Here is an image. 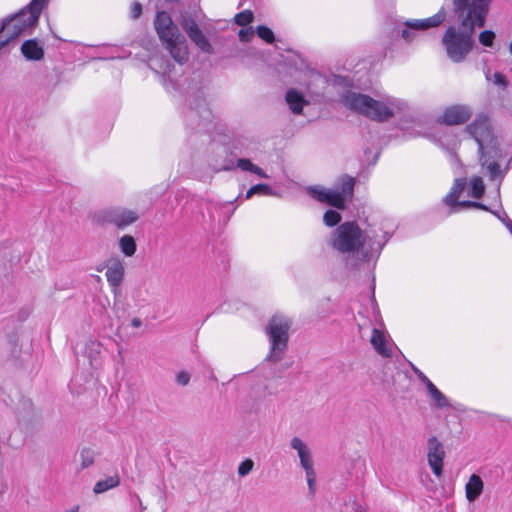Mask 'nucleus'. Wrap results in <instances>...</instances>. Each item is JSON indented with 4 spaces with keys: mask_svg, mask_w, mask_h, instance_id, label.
Listing matches in <instances>:
<instances>
[{
    "mask_svg": "<svg viewBox=\"0 0 512 512\" xmlns=\"http://www.w3.org/2000/svg\"><path fill=\"white\" fill-rule=\"evenodd\" d=\"M452 1L454 23L446 28L442 44L448 58L454 63H461L475 45V30L484 26L491 0Z\"/></svg>",
    "mask_w": 512,
    "mask_h": 512,
    "instance_id": "f257e3e1",
    "label": "nucleus"
},
{
    "mask_svg": "<svg viewBox=\"0 0 512 512\" xmlns=\"http://www.w3.org/2000/svg\"><path fill=\"white\" fill-rule=\"evenodd\" d=\"M389 240L386 232L367 228L362 230L355 221H347L333 230L329 237V245L347 259L361 253L364 260L379 255Z\"/></svg>",
    "mask_w": 512,
    "mask_h": 512,
    "instance_id": "f03ea898",
    "label": "nucleus"
},
{
    "mask_svg": "<svg viewBox=\"0 0 512 512\" xmlns=\"http://www.w3.org/2000/svg\"><path fill=\"white\" fill-rule=\"evenodd\" d=\"M344 105L352 111L362 114L374 121L385 122L407 110L405 101L393 96L374 99L368 95L347 91L342 97Z\"/></svg>",
    "mask_w": 512,
    "mask_h": 512,
    "instance_id": "7ed1b4c3",
    "label": "nucleus"
},
{
    "mask_svg": "<svg viewBox=\"0 0 512 512\" xmlns=\"http://www.w3.org/2000/svg\"><path fill=\"white\" fill-rule=\"evenodd\" d=\"M466 131L478 144L481 165L487 169L490 179L495 180L497 177L502 179L505 171H500L499 164L495 160L500 157V154L488 116L485 114L477 115L466 127Z\"/></svg>",
    "mask_w": 512,
    "mask_h": 512,
    "instance_id": "20e7f679",
    "label": "nucleus"
},
{
    "mask_svg": "<svg viewBox=\"0 0 512 512\" xmlns=\"http://www.w3.org/2000/svg\"><path fill=\"white\" fill-rule=\"evenodd\" d=\"M155 29L171 57L179 64L188 60V46L183 35L173 25L167 12H158L154 21Z\"/></svg>",
    "mask_w": 512,
    "mask_h": 512,
    "instance_id": "39448f33",
    "label": "nucleus"
},
{
    "mask_svg": "<svg viewBox=\"0 0 512 512\" xmlns=\"http://www.w3.org/2000/svg\"><path fill=\"white\" fill-rule=\"evenodd\" d=\"M47 0H32L19 13L11 16L0 25V32L11 40L20 35L30 33L37 24Z\"/></svg>",
    "mask_w": 512,
    "mask_h": 512,
    "instance_id": "423d86ee",
    "label": "nucleus"
},
{
    "mask_svg": "<svg viewBox=\"0 0 512 512\" xmlns=\"http://www.w3.org/2000/svg\"><path fill=\"white\" fill-rule=\"evenodd\" d=\"M291 322L284 315H275L269 322L267 333L270 342V354L267 360L278 362L287 348L288 332Z\"/></svg>",
    "mask_w": 512,
    "mask_h": 512,
    "instance_id": "0eeeda50",
    "label": "nucleus"
},
{
    "mask_svg": "<svg viewBox=\"0 0 512 512\" xmlns=\"http://www.w3.org/2000/svg\"><path fill=\"white\" fill-rule=\"evenodd\" d=\"M446 11L442 7L436 14L425 19H409L404 22V28L401 32L402 38L406 42L414 41L420 32L440 26L446 19Z\"/></svg>",
    "mask_w": 512,
    "mask_h": 512,
    "instance_id": "6e6552de",
    "label": "nucleus"
},
{
    "mask_svg": "<svg viewBox=\"0 0 512 512\" xmlns=\"http://www.w3.org/2000/svg\"><path fill=\"white\" fill-rule=\"evenodd\" d=\"M466 184L467 182L465 178L455 179L454 184L450 189V192L444 197L443 201L450 208V213H456L461 209L471 207L488 210V208L484 204L479 202L459 201L460 196L465 190Z\"/></svg>",
    "mask_w": 512,
    "mask_h": 512,
    "instance_id": "1a4fd4ad",
    "label": "nucleus"
},
{
    "mask_svg": "<svg viewBox=\"0 0 512 512\" xmlns=\"http://www.w3.org/2000/svg\"><path fill=\"white\" fill-rule=\"evenodd\" d=\"M139 218L136 211L125 208H110L101 212L99 220L103 223L113 224L119 229L133 224Z\"/></svg>",
    "mask_w": 512,
    "mask_h": 512,
    "instance_id": "9d476101",
    "label": "nucleus"
},
{
    "mask_svg": "<svg viewBox=\"0 0 512 512\" xmlns=\"http://www.w3.org/2000/svg\"><path fill=\"white\" fill-rule=\"evenodd\" d=\"M300 84L305 87L306 94L314 98L323 95V92L328 84V80L318 71L306 68L302 72Z\"/></svg>",
    "mask_w": 512,
    "mask_h": 512,
    "instance_id": "9b49d317",
    "label": "nucleus"
},
{
    "mask_svg": "<svg viewBox=\"0 0 512 512\" xmlns=\"http://www.w3.org/2000/svg\"><path fill=\"white\" fill-rule=\"evenodd\" d=\"M182 28L190 38V40L204 53L211 54L213 52V47L208 40V38L204 35L202 30L199 28L197 23L192 18L183 19Z\"/></svg>",
    "mask_w": 512,
    "mask_h": 512,
    "instance_id": "f8f14e48",
    "label": "nucleus"
},
{
    "mask_svg": "<svg viewBox=\"0 0 512 512\" xmlns=\"http://www.w3.org/2000/svg\"><path fill=\"white\" fill-rule=\"evenodd\" d=\"M212 118V112L207 106L205 99L197 97L195 99V105L191 106L186 114V120L190 125L196 123L198 128H204L210 123Z\"/></svg>",
    "mask_w": 512,
    "mask_h": 512,
    "instance_id": "ddd939ff",
    "label": "nucleus"
},
{
    "mask_svg": "<svg viewBox=\"0 0 512 512\" xmlns=\"http://www.w3.org/2000/svg\"><path fill=\"white\" fill-rule=\"evenodd\" d=\"M445 452L441 442L436 437H431L428 440V463L435 476L440 477L443 470V459Z\"/></svg>",
    "mask_w": 512,
    "mask_h": 512,
    "instance_id": "4468645a",
    "label": "nucleus"
},
{
    "mask_svg": "<svg viewBox=\"0 0 512 512\" xmlns=\"http://www.w3.org/2000/svg\"><path fill=\"white\" fill-rule=\"evenodd\" d=\"M309 194L318 200L319 202H323L329 204L338 209H344L345 204L343 202L342 195L339 194V190L334 189H326L320 186L309 187Z\"/></svg>",
    "mask_w": 512,
    "mask_h": 512,
    "instance_id": "2eb2a0df",
    "label": "nucleus"
},
{
    "mask_svg": "<svg viewBox=\"0 0 512 512\" xmlns=\"http://www.w3.org/2000/svg\"><path fill=\"white\" fill-rule=\"evenodd\" d=\"M125 267L118 257L110 258L106 263V273L105 276L107 278V282L112 288L113 293H117L122 281L124 279Z\"/></svg>",
    "mask_w": 512,
    "mask_h": 512,
    "instance_id": "dca6fc26",
    "label": "nucleus"
},
{
    "mask_svg": "<svg viewBox=\"0 0 512 512\" xmlns=\"http://www.w3.org/2000/svg\"><path fill=\"white\" fill-rule=\"evenodd\" d=\"M472 115L467 105H452L447 107L441 116V122L447 125H459L466 122Z\"/></svg>",
    "mask_w": 512,
    "mask_h": 512,
    "instance_id": "f3484780",
    "label": "nucleus"
},
{
    "mask_svg": "<svg viewBox=\"0 0 512 512\" xmlns=\"http://www.w3.org/2000/svg\"><path fill=\"white\" fill-rule=\"evenodd\" d=\"M370 342L379 355L387 358L392 356L393 343L384 331L374 328L372 330Z\"/></svg>",
    "mask_w": 512,
    "mask_h": 512,
    "instance_id": "a211bd4d",
    "label": "nucleus"
},
{
    "mask_svg": "<svg viewBox=\"0 0 512 512\" xmlns=\"http://www.w3.org/2000/svg\"><path fill=\"white\" fill-rule=\"evenodd\" d=\"M290 446L297 452L300 465L303 469L314 466L311 450L301 438L293 437L290 440Z\"/></svg>",
    "mask_w": 512,
    "mask_h": 512,
    "instance_id": "6ab92c4d",
    "label": "nucleus"
},
{
    "mask_svg": "<svg viewBox=\"0 0 512 512\" xmlns=\"http://www.w3.org/2000/svg\"><path fill=\"white\" fill-rule=\"evenodd\" d=\"M285 99L290 110L294 114H301L303 107L309 104V102L304 98L303 94L294 88H291L286 92Z\"/></svg>",
    "mask_w": 512,
    "mask_h": 512,
    "instance_id": "aec40b11",
    "label": "nucleus"
},
{
    "mask_svg": "<svg viewBox=\"0 0 512 512\" xmlns=\"http://www.w3.org/2000/svg\"><path fill=\"white\" fill-rule=\"evenodd\" d=\"M21 52L27 60L39 61L44 56L42 46L34 39L26 40L21 46Z\"/></svg>",
    "mask_w": 512,
    "mask_h": 512,
    "instance_id": "412c9836",
    "label": "nucleus"
},
{
    "mask_svg": "<svg viewBox=\"0 0 512 512\" xmlns=\"http://www.w3.org/2000/svg\"><path fill=\"white\" fill-rule=\"evenodd\" d=\"M466 498L469 502H474L483 491V481L480 476L472 474L465 486Z\"/></svg>",
    "mask_w": 512,
    "mask_h": 512,
    "instance_id": "4be33fe9",
    "label": "nucleus"
},
{
    "mask_svg": "<svg viewBox=\"0 0 512 512\" xmlns=\"http://www.w3.org/2000/svg\"><path fill=\"white\" fill-rule=\"evenodd\" d=\"M427 392L436 408H448L451 406L448 398L435 386L433 382H429L426 386Z\"/></svg>",
    "mask_w": 512,
    "mask_h": 512,
    "instance_id": "5701e85b",
    "label": "nucleus"
},
{
    "mask_svg": "<svg viewBox=\"0 0 512 512\" xmlns=\"http://www.w3.org/2000/svg\"><path fill=\"white\" fill-rule=\"evenodd\" d=\"M355 180L354 178L344 175L339 178L336 185V190H339V194L343 197V202L351 199L354 192Z\"/></svg>",
    "mask_w": 512,
    "mask_h": 512,
    "instance_id": "b1692460",
    "label": "nucleus"
},
{
    "mask_svg": "<svg viewBox=\"0 0 512 512\" xmlns=\"http://www.w3.org/2000/svg\"><path fill=\"white\" fill-rule=\"evenodd\" d=\"M120 484L118 475L109 476L106 479L99 480L95 483L93 491L96 494L104 493Z\"/></svg>",
    "mask_w": 512,
    "mask_h": 512,
    "instance_id": "393cba45",
    "label": "nucleus"
},
{
    "mask_svg": "<svg viewBox=\"0 0 512 512\" xmlns=\"http://www.w3.org/2000/svg\"><path fill=\"white\" fill-rule=\"evenodd\" d=\"M120 251L127 257L135 254L137 245L135 239L131 235H124L119 239Z\"/></svg>",
    "mask_w": 512,
    "mask_h": 512,
    "instance_id": "a878e982",
    "label": "nucleus"
},
{
    "mask_svg": "<svg viewBox=\"0 0 512 512\" xmlns=\"http://www.w3.org/2000/svg\"><path fill=\"white\" fill-rule=\"evenodd\" d=\"M236 166H237V168H239L243 171H248V172L254 173L261 178H268V175L263 171V169H261L259 166L252 163L249 159H246V158L238 159Z\"/></svg>",
    "mask_w": 512,
    "mask_h": 512,
    "instance_id": "bb28decb",
    "label": "nucleus"
},
{
    "mask_svg": "<svg viewBox=\"0 0 512 512\" xmlns=\"http://www.w3.org/2000/svg\"><path fill=\"white\" fill-rule=\"evenodd\" d=\"M485 191L484 182L481 177H474L470 181V196L479 199Z\"/></svg>",
    "mask_w": 512,
    "mask_h": 512,
    "instance_id": "cd10ccee",
    "label": "nucleus"
},
{
    "mask_svg": "<svg viewBox=\"0 0 512 512\" xmlns=\"http://www.w3.org/2000/svg\"><path fill=\"white\" fill-rule=\"evenodd\" d=\"M274 195L273 189L268 184H257L249 188L246 192L245 199H250L253 195Z\"/></svg>",
    "mask_w": 512,
    "mask_h": 512,
    "instance_id": "c85d7f7f",
    "label": "nucleus"
},
{
    "mask_svg": "<svg viewBox=\"0 0 512 512\" xmlns=\"http://www.w3.org/2000/svg\"><path fill=\"white\" fill-rule=\"evenodd\" d=\"M257 35L265 42L271 44L274 42L275 37L273 31L267 26L260 25L256 29Z\"/></svg>",
    "mask_w": 512,
    "mask_h": 512,
    "instance_id": "c756f323",
    "label": "nucleus"
},
{
    "mask_svg": "<svg viewBox=\"0 0 512 512\" xmlns=\"http://www.w3.org/2000/svg\"><path fill=\"white\" fill-rule=\"evenodd\" d=\"M340 220L341 215L335 210H327L323 216L324 223L329 227L337 225Z\"/></svg>",
    "mask_w": 512,
    "mask_h": 512,
    "instance_id": "7c9ffc66",
    "label": "nucleus"
},
{
    "mask_svg": "<svg viewBox=\"0 0 512 512\" xmlns=\"http://www.w3.org/2000/svg\"><path fill=\"white\" fill-rule=\"evenodd\" d=\"M486 79L503 89H505L508 85V82H507L505 76L499 72H495L492 75H490L488 72H486Z\"/></svg>",
    "mask_w": 512,
    "mask_h": 512,
    "instance_id": "2f4dec72",
    "label": "nucleus"
},
{
    "mask_svg": "<svg viewBox=\"0 0 512 512\" xmlns=\"http://www.w3.org/2000/svg\"><path fill=\"white\" fill-rule=\"evenodd\" d=\"M253 21V13L250 10H244L235 16V22L239 26H246Z\"/></svg>",
    "mask_w": 512,
    "mask_h": 512,
    "instance_id": "473e14b6",
    "label": "nucleus"
},
{
    "mask_svg": "<svg viewBox=\"0 0 512 512\" xmlns=\"http://www.w3.org/2000/svg\"><path fill=\"white\" fill-rule=\"evenodd\" d=\"M495 40V33L491 30H484L479 34V42L485 47H492Z\"/></svg>",
    "mask_w": 512,
    "mask_h": 512,
    "instance_id": "72a5a7b5",
    "label": "nucleus"
},
{
    "mask_svg": "<svg viewBox=\"0 0 512 512\" xmlns=\"http://www.w3.org/2000/svg\"><path fill=\"white\" fill-rule=\"evenodd\" d=\"M81 468L85 469L94 463V453L90 449H83L80 453Z\"/></svg>",
    "mask_w": 512,
    "mask_h": 512,
    "instance_id": "f704fd0d",
    "label": "nucleus"
},
{
    "mask_svg": "<svg viewBox=\"0 0 512 512\" xmlns=\"http://www.w3.org/2000/svg\"><path fill=\"white\" fill-rule=\"evenodd\" d=\"M304 471H305V474H306V479H307V484H308L309 492L311 494H314V492H315V485H316V473H315V470H314V466L306 468V469H304Z\"/></svg>",
    "mask_w": 512,
    "mask_h": 512,
    "instance_id": "c9c22d12",
    "label": "nucleus"
},
{
    "mask_svg": "<svg viewBox=\"0 0 512 512\" xmlns=\"http://www.w3.org/2000/svg\"><path fill=\"white\" fill-rule=\"evenodd\" d=\"M254 467V462L251 459H246L238 466V474L241 477L248 475Z\"/></svg>",
    "mask_w": 512,
    "mask_h": 512,
    "instance_id": "e433bc0d",
    "label": "nucleus"
},
{
    "mask_svg": "<svg viewBox=\"0 0 512 512\" xmlns=\"http://www.w3.org/2000/svg\"><path fill=\"white\" fill-rule=\"evenodd\" d=\"M253 35H254V31L252 30L251 27L242 28L238 33L239 39L244 42L250 41L251 38L253 37Z\"/></svg>",
    "mask_w": 512,
    "mask_h": 512,
    "instance_id": "4c0bfd02",
    "label": "nucleus"
},
{
    "mask_svg": "<svg viewBox=\"0 0 512 512\" xmlns=\"http://www.w3.org/2000/svg\"><path fill=\"white\" fill-rule=\"evenodd\" d=\"M141 14H142V5L138 2L132 3L131 8H130V17L132 19H137L141 16Z\"/></svg>",
    "mask_w": 512,
    "mask_h": 512,
    "instance_id": "58836bf2",
    "label": "nucleus"
},
{
    "mask_svg": "<svg viewBox=\"0 0 512 512\" xmlns=\"http://www.w3.org/2000/svg\"><path fill=\"white\" fill-rule=\"evenodd\" d=\"M190 374L186 371H181L176 376V381L181 386H186L190 381Z\"/></svg>",
    "mask_w": 512,
    "mask_h": 512,
    "instance_id": "ea45409f",
    "label": "nucleus"
},
{
    "mask_svg": "<svg viewBox=\"0 0 512 512\" xmlns=\"http://www.w3.org/2000/svg\"><path fill=\"white\" fill-rule=\"evenodd\" d=\"M411 368L413 372L416 374L417 378L427 386L429 382H432L420 369H418L415 365L411 364Z\"/></svg>",
    "mask_w": 512,
    "mask_h": 512,
    "instance_id": "a19ab883",
    "label": "nucleus"
},
{
    "mask_svg": "<svg viewBox=\"0 0 512 512\" xmlns=\"http://www.w3.org/2000/svg\"><path fill=\"white\" fill-rule=\"evenodd\" d=\"M12 41L7 35L0 32V51Z\"/></svg>",
    "mask_w": 512,
    "mask_h": 512,
    "instance_id": "79ce46f5",
    "label": "nucleus"
},
{
    "mask_svg": "<svg viewBox=\"0 0 512 512\" xmlns=\"http://www.w3.org/2000/svg\"><path fill=\"white\" fill-rule=\"evenodd\" d=\"M170 63L168 61H165V67L160 66V73L162 74H169L170 73Z\"/></svg>",
    "mask_w": 512,
    "mask_h": 512,
    "instance_id": "37998d69",
    "label": "nucleus"
},
{
    "mask_svg": "<svg viewBox=\"0 0 512 512\" xmlns=\"http://www.w3.org/2000/svg\"><path fill=\"white\" fill-rule=\"evenodd\" d=\"M131 325L135 328H139L142 325V320L140 318L135 317L131 320Z\"/></svg>",
    "mask_w": 512,
    "mask_h": 512,
    "instance_id": "c03bdc74",
    "label": "nucleus"
},
{
    "mask_svg": "<svg viewBox=\"0 0 512 512\" xmlns=\"http://www.w3.org/2000/svg\"><path fill=\"white\" fill-rule=\"evenodd\" d=\"M412 121L417 124L418 126L422 125V120L417 116H412Z\"/></svg>",
    "mask_w": 512,
    "mask_h": 512,
    "instance_id": "a18cd8bd",
    "label": "nucleus"
},
{
    "mask_svg": "<svg viewBox=\"0 0 512 512\" xmlns=\"http://www.w3.org/2000/svg\"><path fill=\"white\" fill-rule=\"evenodd\" d=\"M504 213L505 212H502V214H496L495 215L502 221V223L504 224L505 223V216H504Z\"/></svg>",
    "mask_w": 512,
    "mask_h": 512,
    "instance_id": "49530a36",
    "label": "nucleus"
},
{
    "mask_svg": "<svg viewBox=\"0 0 512 512\" xmlns=\"http://www.w3.org/2000/svg\"><path fill=\"white\" fill-rule=\"evenodd\" d=\"M401 127H402V129H403V130H406V129H408V128H409V126H408V125H406V123H405V122L401 123Z\"/></svg>",
    "mask_w": 512,
    "mask_h": 512,
    "instance_id": "de8ad7c7",
    "label": "nucleus"
},
{
    "mask_svg": "<svg viewBox=\"0 0 512 512\" xmlns=\"http://www.w3.org/2000/svg\"><path fill=\"white\" fill-rule=\"evenodd\" d=\"M157 62L158 60H151V67H154L155 65H157Z\"/></svg>",
    "mask_w": 512,
    "mask_h": 512,
    "instance_id": "09e8293b",
    "label": "nucleus"
},
{
    "mask_svg": "<svg viewBox=\"0 0 512 512\" xmlns=\"http://www.w3.org/2000/svg\"><path fill=\"white\" fill-rule=\"evenodd\" d=\"M509 52L511 53L512 55V40H511V43L509 44Z\"/></svg>",
    "mask_w": 512,
    "mask_h": 512,
    "instance_id": "8fccbe9b",
    "label": "nucleus"
},
{
    "mask_svg": "<svg viewBox=\"0 0 512 512\" xmlns=\"http://www.w3.org/2000/svg\"><path fill=\"white\" fill-rule=\"evenodd\" d=\"M231 169H232V167H228V166L224 168V170H231Z\"/></svg>",
    "mask_w": 512,
    "mask_h": 512,
    "instance_id": "3c124183",
    "label": "nucleus"
},
{
    "mask_svg": "<svg viewBox=\"0 0 512 512\" xmlns=\"http://www.w3.org/2000/svg\"><path fill=\"white\" fill-rule=\"evenodd\" d=\"M511 72H512V68H511Z\"/></svg>",
    "mask_w": 512,
    "mask_h": 512,
    "instance_id": "603ef678",
    "label": "nucleus"
}]
</instances>
